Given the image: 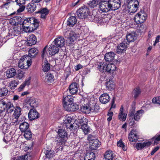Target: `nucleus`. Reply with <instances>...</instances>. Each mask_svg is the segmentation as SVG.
<instances>
[{
	"label": "nucleus",
	"mask_w": 160,
	"mask_h": 160,
	"mask_svg": "<svg viewBox=\"0 0 160 160\" xmlns=\"http://www.w3.org/2000/svg\"><path fill=\"white\" fill-rule=\"evenodd\" d=\"M25 8V7L24 5H22L20 6L19 8L17 9V12H21L23 11Z\"/></svg>",
	"instance_id": "nucleus-64"
},
{
	"label": "nucleus",
	"mask_w": 160,
	"mask_h": 160,
	"mask_svg": "<svg viewBox=\"0 0 160 160\" xmlns=\"http://www.w3.org/2000/svg\"><path fill=\"white\" fill-rule=\"evenodd\" d=\"M26 60L24 57H22L19 61L18 66L21 69H26L27 68L26 66L24 65V62Z\"/></svg>",
	"instance_id": "nucleus-41"
},
{
	"label": "nucleus",
	"mask_w": 160,
	"mask_h": 160,
	"mask_svg": "<svg viewBox=\"0 0 160 160\" xmlns=\"http://www.w3.org/2000/svg\"><path fill=\"white\" fill-rule=\"evenodd\" d=\"M154 140V143H158L157 142L160 141V134H157L153 138Z\"/></svg>",
	"instance_id": "nucleus-60"
},
{
	"label": "nucleus",
	"mask_w": 160,
	"mask_h": 160,
	"mask_svg": "<svg viewBox=\"0 0 160 160\" xmlns=\"http://www.w3.org/2000/svg\"><path fill=\"white\" fill-rule=\"evenodd\" d=\"M79 128L78 125L76 123H73V124H70L69 128V129L71 130H74V131H76L78 130Z\"/></svg>",
	"instance_id": "nucleus-56"
},
{
	"label": "nucleus",
	"mask_w": 160,
	"mask_h": 160,
	"mask_svg": "<svg viewBox=\"0 0 160 160\" xmlns=\"http://www.w3.org/2000/svg\"><path fill=\"white\" fill-rule=\"evenodd\" d=\"M104 156L105 160H113L114 157L113 152L110 150L106 151Z\"/></svg>",
	"instance_id": "nucleus-30"
},
{
	"label": "nucleus",
	"mask_w": 160,
	"mask_h": 160,
	"mask_svg": "<svg viewBox=\"0 0 160 160\" xmlns=\"http://www.w3.org/2000/svg\"><path fill=\"white\" fill-rule=\"evenodd\" d=\"M6 102L4 100H0V112H4L5 111Z\"/></svg>",
	"instance_id": "nucleus-54"
},
{
	"label": "nucleus",
	"mask_w": 160,
	"mask_h": 160,
	"mask_svg": "<svg viewBox=\"0 0 160 160\" xmlns=\"http://www.w3.org/2000/svg\"><path fill=\"white\" fill-rule=\"evenodd\" d=\"M36 4L31 2L27 5L26 9L27 12L29 13H31L36 10Z\"/></svg>",
	"instance_id": "nucleus-23"
},
{
	"label": "nucleus",
	"mask_w": 160,
	"mask_h": 160,
	"mask_svg": "<svg viewBox=\"0 0 160 160\" xmlns=\"http://www.w3.org/2000/svg\"><path fill=\"white\" fill-rule=\"evenodd\" d=\"M127 116V114L125 112L123 113H119L118 118L120 120L124 121L126 119Z\"/></svg>",
	"instance_id": "nucleus-51"
},
{
	"label": "nucleus",
	"mask_w": 160,
	"mask_h": 160,
	"mask_svg": "<svg viewBox=\"0 0 160 160\" xmlns=\"http://www.w3.org/2000/svg\"><path fill=\"white\" fill-rule=\"evenodd\" d=\"M39 113L35 109H31L28 113V117L30 120H33L39 118Z\"/></svg>",
	"instance_id": "nucleus-14"
},
{
	"label": "nucleus",
	"mask_w": 160,
	"mask_h": 160,
	"mask_svg": "<svg viewBox=\"0 0 160 160\" xmlns=\"http://www.w3.org/2000/svg\"><path fill=\"white\" fill-rule=\"evenodd\" d=\"M64 108L66 109V110L68 111L73 112L78 109L79 106L76 103H72V102Z\"/></svg>",
	"instance_id": "nucleus-18"
},
{
	"label": "nucleus",
	"mask_w": 160,
	"mask_h": 160,
	"mask_svg": "<svg viewBox=\"0 0 160 160\" xmlns=\"http://www.w3.org/2000/svg\"><path fill=\"white\" fill-rule=\"evenodd\" d=\"M13 30V32L14 33V34L16 36L18 35L21 33V32H22L23 30L21 26H14L12 28Z\"/></svg>",
	"instance_id": "nucleus-34"
},
{
	"label": "nucleus",
	"mask_w": 160,
	"mask_h": 160,
	"mask_svg": "<svg viewBox=\"0 0 160 160\" xmlns=\"http://www.w3.org/2000/svg\"><path fill=\"white\" fill-rule=\"evenodd\" d=\"M38 52V49L35 48H32L28 51V55L31 58H33L37 54Z\"/></svg>",
	"instance_id": "nucleus-39"
},
{
	"label": "nucleus",
	"mask_w": 160,
	"mask_h": 160,
	"mask_svg": "<svg viewBox=\"0 0 160 160\" xmlns=\"http://www.w3.org/2000/svg\"><path fill=\"white\" fill-rule=\"evenodd\" d=\"M147 15L143 10H141L135 16L134 21L137 24L143 23L146 20Z\"/></svg>",
	"instance_id": "nucleus-6"
},
{
	"label": "nucleus",
	"mask_w": 160,
	"mask_h": 160,
	"mask_svg": "<svg viewBox=\"0 0 160 160\" xmlns=\"http://www.w3.org/2000/svg\"><path fill=\"white\" fill-rule=\"evenodd\" d=\"M127 40L128 42L134 41L135 39V36L134 33H129L126 36Z\"/></svg>",
	"instance_id": "nucleus-44"
},
{
	"label": "nucleus",
	"mask_w": 160,
	"mask_h": 160,
	"mask_svg": "<svg viewBox=\"0 0 160 160\" xmlns=\"http://www.w3.org/2000/svg\"><path fill=\"white\" fill-rule=\"evenodd\" d=\"M97 68L98 70L102 72H107L108 64L103 62H100L97 64Z\"/></svg>",
	"instance_id": "nucleus-17"
},
{
	"label": "nucleus",
	"mask_w": 160,
	"mask_h": 160,
	"mask_svg": "<svg viewBox=\"0 0 160 160\" xmlns=\"http://www.w3.org/2000/svg\"><path fill=\"white\" fill-rule=\"evenodd\" d=\"M23 132H24L23 136L26 139L30 140L32 138V135L30 129Z\"/></svg>",
	"instance_id": "nucleus-43"
},
{
	"label": "nucleus",
	"mask_w": 160,
	"mask_h": 160,
	"mask_svg": "<svg viewBox=\"0 0 160 160\" xmlns=\"http://www.w3.org/2000/svg\"><path fill=\"white\" fill-rule=\"evenodd\" d=\"M42 70L44 72H47L50 69V65L48 62L46 61V62L44 63L42 65Z\"/></svg>",
	"instance_id": "nucleus-47"
},
{
	"label": "nucleus",
	"mask_w": 160,
	"mask_h": 160,
	"mask_svg": "<svg viewBox=\"0 0 160 160\" xmlns=\"http://www.w3.org/2000/svg\"><path fill=\"white\" fill-rule=\"evenodd\" d=\"M55 131L58 133L55 138V141L57 142L56 148L57 150V152H61L68 138L67 132L65 129L59 127L57 128Z\"/></svg>",
	"instance_id": "nucleus-2"
},
{
	"label": "nucleus",
	"mask_w": 160,
	"mask_h": 160,
	"mask_svg": "<svg viewBox=\"0 0 160 160\" xmlns=\"http://www.w3.org/2000/svg\"><path fill=\"white\" fill-rule=\"evenodd\" d=\"M121 6V0H108L100 3L99 8L102 12H107L110 10H117Z\"/></svg>",
	"instance_id": "nucleus-3"
},
{
	"label": "nucleus",
	"mask_w": 160,
	"mask_h": 160,
	"mask_svg": "<svg viewBox=\"0 0 160 160\" xmlns=\"http://www.w3.org/2000/svg\"><path fill=\"white\" fill-rule=\"evenodd\" d=\"M18 80H12L9 83L8 87L11 89H13L16 88L18 84Z\"/></svg>",
	"instance_id": "nucleus-45"
},
{
	"label": "nucleus",
	"mask_w": 160,
	"mask_h": 160,
	"mask_svg": "<svg viewBox=\"0 0 160 160\" xmlns=\"http://www.w3.org/2000/svg\"><path fill=\"white\" fill-rule=\"evenodd\" d=\"M8 91L6 88H1L0 89V97H2L7 95Z\"/></svg>",
	"instance_id": "nucleus-48"
},
{
	"label": "nucleus",
	"mask_w": 160,
	"mask_h": 160,
	"mask_svg": "<svg viewBox=\"0 0 160 160\" xmlns=\"http://www.w3.org/2000/svg\"><path fill=\"white\" fill-rule=\"evenodd\" d=\"M44 153L46 157L48 158H50L53 157L54 154V152L53 151L48 150H46L44 152Z\"/></svg>",
	"instance_id": "nucleus-42"
},
{
	"label": "nucleus",
	"mask_w": 160,
	"mask_h": 160,
	"mask_svg": "<svg viewBox=\"0 0 160 160\" xmlns=\"http://www.w3.org/2000/svg\"><path fill=\"white\" fill-rule=\"evenodd\" d=\"M49 10L47 8L40 9L38 11L36 12V13H40L41 18L45 19L46 18L48 14Z\"/></svg>",
	"instance_id": "nucleus-16"
},
{
	"label": "nucleus",
	"mask_w": 160,
	"mask_h": 160,
	"mask_svg": "<svg viewBox=\"0 0 160 160\" xmlns=\"http://www.w3.org/2000/svg\"><path fill=\"white\" fill-rule=\"evenodd\" d=\"M89 8L83 6L77 10L76 14L79 18L85 19L89 15Z\"/></svg>",
	"instance_id": "nucleus-4"
},
{
	"label": "nucleus",
	"mask_w": 160,
	"mask_h": 160,
	"mask_svg": "<svg viewBox=\"0 0 160 160\" xmlns=\"http://www.w3.org/2000/svg\"><path fill=\"white\" fill-rule=\"evenodd\" d=\"M36 37L32 34L29 36V38L28 39L27 44L28 46H32L36 44Z\"/></svg>",
	"instance_id": "nucleus-29"
},
{
	"label": "nucleus",
	"mask_w": 160,
	"mask_h": 160,
	"mask_svg": "<svg viewBox=\"0 0 160 160\" xmlns=\"http://www.w3.org/2000/svg\"><path fill=\"white\" fill-rule=\"evenodd\" d=\"M144 113V111L142 109L137 111L133 117V119H129V124L131 126H134L135 124V121H138Z\"/></svg>",
	"instance_id": "nucleus-7"
},
{
	"label": "nucleus",
	"mask_w": 160,
	"mask_h": 160,
	"mask_svg": "<svg viewBox=\"0 0 160 160\" xmlns=\"http://www.w3.org/2000/svg\"><path fill=\"white\" fill-rule=\"evenodd\" d=\"M19 128L22 132H25L26 130L30 129L29 124L25 122L20 123L19 125Z\"/></svg>",
	"instance_id": "nucleus-31"
},
{
	"label": "nucleus",
	"mask_w": 160,
	"mask_h": 160,
	"mask_svg": "<svg viewBox=\"0 0 160 160\" xmlns=\"http://www.w3.org/2000/svg\"><path fill=\"white\" fill-rule=\"evenodd\" d=\"M151 142H137L135 144V147L138 150H141L144 148L149 147L151 145Z\"/></svg>",
	"instance_id": "nucleus-12"
},
{
	"label": "nucleus",
	"mask_w": 160,
	"mask_h": 160,
	"mask_svg": "<svg viewBox=\"0 0 160 160\" xmlns=\"http://www.w3.org/2000/svg\"><path fill=\"white\" fill-rule=\"evenodd\" d=\"M88 121L86 118H83L79 121L81 128L85 134H88L90 131V128L87 125Z\"/></svg>",
	"instance_id": "nucleus-8"
},
{
	"label": "nucleus",
	"mask_w": 160,
	"mask_h": 160,
	"mask_svg": "<svg viewBox=\"0 0 160 160\" xmlns=\"http://www.w3.org/2000/svg\"><path fill=\"white\" fill-rule=\"evenodd\" d=\"M138 132L136 129H133L129 133L128 139L131 142H135L138 139Z\"/></svg>",
	"instance_id": "nucleus-11"
},
{
	"label": "nucleus",
	"mask_w": 160,
	"mask_h": 160,
	"mask_svg": "<svg viewBox=\"0 0 160 160\" xmlns=\"http://www.w3.org/2000/svg\"><path fill=\"white\" fill-rule=\"evenodd\" d=\"M128 8L130 13L136 12L138 10L139 2L138 0H128Z\"/></svg>",
	"instance_id": "nucleus-5"
},
{
	"label": "nucleus",
	"mask_w": 160,
	"mask_h": 160,
	"mask_svg": "<svg viewBox=\"0 0 160 160\" xmlns=\"http://www.w3.org/2000/svg\"><path fill=\"white\" fill-rule=\"evenodd\" d=\"M95 155L92 152H88L86 155L84 160H95Z\"/></svg>",
	"instance_id": "nucleus-35"
},
{
	"label": "nucleus",
	"mask_w": 160,
	"mask_h": 160,
	"mask_svg": "<svg viewBox=\"0 0 160 160\" xmlns=\"http://www.w3.org/2000/svg\"><path fill=\"white\" fill-rule=\"evenodd\" d=\"M14 109L13 115L15 118L17 119L21 114V109L20 107L17 106Z\"/></svg>",
	"instance_id": "nucleus-38"
},
{
	"label": "nucleus",
	"mask_w": 160,
	"mask_h": 160,
	"mask_svg": "<svg viewBox=\"0 0 160 160\" xmlns=\"http://www.w3.org/2000/svg\"><path fill=\"white\" fill-rule=\"evenodd\" d=\"M106 89L110 90H113L115 88V85L113 82L110 79L105 83Z\"/></svg>",
	"instance_id": "nucleus-33"
},
{
	"label": "nucleus",
	"mask_w": 160,
	"mask_h": 160,
	"mask_svg": "<svg viewBox=\"0 0 160 160\" xmlns=\"http://www.w3.org/2000/svg\"><path fill=\"white\" fill-rule=\"evenodd\" d=\"M30 106L33 108L36 107L38 105V103L36 102L35 99H33L31 100L30 102Z\"/></svg>",
	"instance_id": "nucleus-58"
},
{
	"label": "nucleus",
	"mask_w": 160,
	"mask_h": 160,
	"mask_svg": "<svg viewBox=\"0 0 160 160\" xmlns=\"http://www.w3.org/2000/svg\"><path fill=\"white\" fill-rule=\"evenodd\" d=\"M110 100V97L107 93H103L100 96L99 101L100 102L103 104L108 103Z\"/></svg>",
	"instance_id": "nucleus-20"
},
{
	"label": "nucleus",
	"mask_w": 160,
	"mask_h": 160,
	"mask_svg": "<svg viewBox=\"0 0 160 160\" xmlns=\"http://www.w3.org/2000/svg\"><path fill=\"white\" fill-rule=\"evenodd\" d=\"M39 22L37 19L33 17L23 18L21 27L24 32H32L38 27Z\"/></svg>",
	"instance_id": "nucleus-1"
},
{
	"label": "nucleus",
	"mask_w": 160,
	"mask_h": 160,
	"mask_svg": "<svg viewBox=\"0 0 160 160\" xmlns=\"http://www.w3.org/2000/svg\"><path fill=\"white\" fill-rule=\"evenodd\" d=\"M72 120V118L69 115H67L63 120V122L64 124L70 123Z\"/></svg>",
	"instance_id": "nucleus-52"
},
{
	"label": "nucleus",
	"mask_w": 160,
	"mask_h": 160,
	"mask_svg": "<svg viewBox=\"0 0 160 160\" xmlns=\"http://www.w3.org/2000/svg\"><path fill=\"white\" fill-rule=\"evenodd\" d=\"M115 53L112 52L106 53L104 56V59L106 62H110L114 59Z\"/></svg>",
	"instance_id": "nucleus-21"
},
{
	"label": "nucleus",
	"mask_w": 160,
	"mask_h": 160,
	"mask_svg": "<svg viewBox=\"0 0 160 160\" xmlns=\"http://www.w3.org/2000/svg\"><path fill=\"white\" fill-rule=\"evenodd\" d=\"M63 105L65 108L69 104L73 101V99L71 95H68L64 98L63 97Z\"/></svg>",
	"instance_id": "nucleus-25"
},
{
	"label": "nucleus",
	"mask_w": 160,
	"mask_h": 160,
	"mask_svg": "<svg viewBox=\"0 0 160 160\" xmlns=\"http://www.w3.org/2000/svg\"><path fill=\"white\" fill-rule=\"evenodd\" d=\"M141 92V91L139 87H137L135 88L133 92L134 98L136 99L139 96Z\"/></svg>",
	"instance_id": "nucleus-46"
},
{
	"label": "nucleus",
	"mask_w": 160,
	"mask_h": 160,
	"mask_svg": "<svg viewBox=\"0 0 160 160\" xmlns=\"http://www.w3.org/2000/svg\"><path fill=\"white\" fill-rule=\"evenodd\" d=\"M11 139V137L10 134H9L8 136H5L3 139V141L6 142L8 143V142L10 141Z\"/></svg>",
	"instance_id": "nucleus-61"
},
{
	"label": "nucleus",
	"mask_w": 160,
	"mask_h": 160,
	"mask_svg": "<svg viewBox=\"0 0 160 160\" xmlns=\"http://www.w3.org/2000/svg\"><path fill=\"white\" fill-rule=\"evenodd\" d=\"M135 107H132L131 109H130L129 115V119H133V117L135 114Z\"/></svg>",
	"instance_id": "nucleus-55"
},
{
	"label": "nucleus",
	"mask_w": 160,
	"mask_h": 160,
	"mask_svg": "<svg viewBox=\"0 0 160 160\" xmlns=\"http://www.w3.org/2000/svg\"><path fill=\"white\" fill-rule=\"evenodd\" d=\"M13 30L12 28H10L8 31V33L7 35V37L9 38H13L15 36H16L14 34V33L13 32Z\"/></svg>",
	"instance_id": "nucleus-57"
},
{
	"label": "nucleus",
	"mask_w": 160,
	"mask_h": 160,
	"mask_svg": "<svg viewBox=\"0 0 160 160\" xmlns=\"http://www.w3.org/2000/svg\"><path fill=\"white\" fill-rule=\"evenodd\" d=\"M152 102L154 104L160 105V97H157L153 98L152 100Z\"/></svg>",
	"instance_id": "nucleus-59"
},
{
	"label": "nucleus",
	"mask_w": 160,
	"mask_h": 160,
	"mask_svg": "<svg viewBox=\"0 0 160 160\" xmlns=\"http://www.w3.org/2000/svg\"><path fill=\"white\" fill-rule=\"evenodd\" d=\"M54 44L59 48L63 47L65 44V40L62 37L56 38L54 40Z\"/></svg>",
	"instance_id": "nucleus-15"
},
{
	"label": "nucleus",
	"mask_w": 160,
	"mask_h": 160,
	"mask_svg": "<svg viewBox=\"0 0 160 160\" xmlns=\"http://www.w3.org/2000/svg\"><path fill=\"white\" fill-rule=\"evenodd\" d=\"M59 50L57 46L52 44L48 48V52L50 55H54L58 53Z\"/></svg>",
	"instance_id": "nucleus-19"
},
{
	"label": "nucleus",
	"mask_w": 160,
	"mask_h": 160,
	"mask_svg": "<svg viewBox=\"0 0 160 160\" xmlns=\"http://www.w3.org/2000/svg\"><path fill=\"white\" fill-rule=\"evenodd\" d=\"M75 33L71 31L68 30L65 32L64 35L65 37L68 39V40L70 41L71 43H72L74 42V40L73 37H75Z\"/></svg>",
	"instance_id": "nucleus-24"
},
{
	"label": "nucleus",
	"mask_w": 160,
	"mask_h": 160,
	"mask_svg": "<svg viewBox=\"0 0 160 160\" xmlns=\"http://www.w3.org/2000/svg\"><path fill=\"white\" fill-rule=\"evenodd\" d=\"M98 3V0H93L89 1L88 4L90 7L94 8V7L97 6Z\"/></svg>",
	"instance_id": "nucleus-49"
},
{
	"label": "nucleus",
	"mask_w": 160,
	"mask_h": 160,
	"mask_svg": "<svg viewBox=\"0 0 160 160\" xmlns=\"http://www.w3.org/2000/svg\"><path fill=\"white\" fill-rule=\"evenodd\" d=\"M15 108L13 104L10 102H6L5 111L8 113H11L13 111Z\"/></svg>",
	"instance_id": "nucleus-28"
},
{
	"label": "nucleus",
	"mask_w": 160,
	"mask_h": 160,
	"mask_svg": "<svg viewBox=\"0 0 160 160\" xmlns=\"http://www.w3.org/2000/svg\"><path fill=\"white\" fill-rule=\"evenodd\" d=\"M107 72L112 74L116 70V67L114 64H108Z\"/></svg>",
	"instance_id": "nucleus-40"
},
{
	"label": "nucleus",
	"mask_w": 160,
	"mask_h": 160,
	"mask_svg": "<svg viewBox=\"0 0 160 160\" xmlns=\"http://www.w3.org/2000/svg\"><path fill=\"white\" fill-rule=\"evenodd\" d=\"M90 106L88 103L81 106L80 110L83 113L87 114H89L90 112Z\"/></svg>",
	"instance_id": "nucleus-22"
},
{
	"label": "nucleus",
	"mask_w": 160,
	"mask_h": 160,
	"mask_svg": "<svg viewBox=\"0 0 160 160\" xmlns=\"http://www.w3.org/2000/svg\"><path fill=\"white\" fill-rule=\"evenodd\" d=\"M16 74V70L14 68L8 69L6 71V76L8 78L13 77Z\"/></svg>",
	"instance_id": "nucleus-36"
},
{
	"label": "nucleus",
	"mask_w": 160,
	"mask_h": 160,
	"mask_svg": "<svg viewBox=\"0 0 160 160\" xmlns=\"http://www.w3.org/2000/svg\"><path fill=\"white\" fill-rule=\"evenodd\" d=\"M26 0H16L17 4L19 6L22 5H24L25 3Z\"/></svg>",
	"instance_id": "nucleus-62"
},
{
	"label": "nucleus",
	"mask_w": 160,
	"mask_h": 160,
	"mask_svg": "<svg viewBox=\"0 0 160 160\" xmlns=\"http://www.w3.org/2000/svg\"><path fill=\"white\" fill-rule=\"evenodd\" d=\"M9 128V126H8L6 123L4 124L3 126L0 130L2 131V132L5 134V133L8 132V130Z\"/></svg>",
	"instance_id": "nucleus-53"
},
{
	"label": "nucleus",
	"mask_w": 160,
	"mask_h": 160,
	"mask_svg": "<svg viewBox=\"0 0 160 160\" xmlns=\"http://www.w3.org/2000/svg\"><path fill=\"white\" fill-rule=\"evenodd\" d=\"M47 48V46H46L43 49L42 54V57L43 58L44 56L47 54L46 49Z\"/></svg>",
	"instance_id": "nucleus-63"
},
{
	"label": "nucleus",
	"mask_w": 160,
	"mask_h": 160,
	"mask_svg": "<svg viewBox=\"0 0 160 160\" xmlns=\"http://www.w3.org/2000/svg\"><path fill=\"white\" fill-rule=\"evenodd\" d=\"M54 76L50 72H48L45 75V80L47 82L51 83L54 81Z\"/></svg>",
	"instance_id": "nucleus-32"
},
{
	"label": "nucleus",
	"mask_w": 160,
	"mask_h": 160,
	"mask_svg": "<svg viewBox=\"0 0 160 160\" xmlns=\"http://www.w3.org/2000/svg\"><path fill=\"white\" fill-rule=\"evenodd\" d=\"M128 43H127L125 39L122 40L121 43L118 45L117 51L119 54L125 51L127 47H128Z\"/></svg>",
	"instance_id": "nucleus-9"
},
{
	"label": "nucleus",
	"mask_w": 160,
	"mask_h": 160,
	"mask_svg": "<svg viewBox=\"0 0 160 160\" xmlns=\"http://www.w3.org/2000/svg\"><path fill=\"white\" fill-rule=\"evenodd\" d=\"M22 20H23V18L20 17L15 16L11 18L10 19L9 23L12 25L21 26Z\"/></svg>",
	"instance_id": "nucleus-10"
},
{
	"label": "nucleus",
	"mask_w": 160,
	"mask_h": 160,
	"mask_svg": "<svg viewBox=\"0 0 160 160\" xmlns=\"http://www.w3.org/2000/svg\"><path fill=\"white\" fill-rule=\"evenodd\" d=\"M79 85L77 82H72L69 86L68 89L70 93L72 94H75L77 93L78 91Z\"/></svg>",
	"instance_id": "nucleus-13"
},
{
	"label": "nucleus",
	"mask_w": 160,
	"mask_h": 160,
	"mask_svg": "<svg viewBox=\"0 0 160 160\" xmlns=\"http://www.w3.org/2000/svg\"><path fill=\"white\" fill-rule=\"evenodd\" d=\"M77 19L76 16H72L68 19L67 24L68 25L72 27L76 24Z\"/></svg>",
	"instance_id": "nucleus-27"
},
{
	"label": "nucleus",
	"mask_w": 160,
	"mask_h": 160,
	"mask_svg": "<svg viewBox=\"0 0 160 160\" xmlns=\"http://www.w3.org/2000/svg\"><path fill=\"white\" fill-rule=\"evenodd\" d=\"M31 78L29 77L18 88V91L19 92L23 90L25 87L26 85L28 86L30 83V80Z\"/></svg>",
	"instance_id": "nucleus-37"
},
{
	"label": "nucleus",
	"mask_w": 160,
	"mask_h": 160,
	"mask_svg": "<svg viewBox=\"0 0 160 160\" xmlns=\"http://www.w3.org/2000/svg\"><path fill=\"white\" fill-rule=\"evenodd\" d=\"M92 143L91 144L90 148L91 150H96L101 144V142L97 139H95L92 141L91 142Z\"/></svg>",
	"instance_id": "nucleus-26"
},
{
	"label": "nucleus",
	"mask_w": 160,
	"mask_h": 160,
	"mask_svg": "<svg viewBox=\"0 0 160 160\" xmlns=\"http://www.w3.org/2000/svg\"><path fill=\"white\" fill-rule=\"evenodd\" d=\"M90 112L96 113L98 112L99 107L98 105H95L92 107L90 106Z\"/></svg>",
	"instance_id": "nucleus-50"
}]
</instances>
